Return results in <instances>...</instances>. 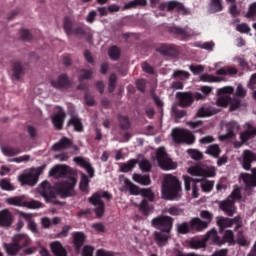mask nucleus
I'll return each instance as SVG.
<instances>
[{"instance_id": "f257e3e1", "label": "nucleus", "mask_w": 256, "mask_h": 256, "mask_svg": "<svg viewBox=\"0 0 256 256\" xmlns=\"http://www.w3.org/2000/svg\"><path fill=\"white\" fill-rule=\"evenodd\" d=\"M162 195L167 201L181 199V181L177 176L166 175L162 184Z\"/></svg>"}, {"instance_id": "f03ea898", "label": "nucleus", "mask_w": 256, "mask_h": 256, "mask_svg": "<svg viewBox=\"0 0 256 256\" xmlns=\"http://www.w3.org/2000/svg\"><path fill=\"white\" fill-rule=\"evenodd\" d=\"M184 187L185 191H191L192 187V196L197 199L199 197V187H201L204 193H209L213 190V181L201 180L191 178V176L184 175Z\"/></svg>"}, {"instance_id": "7ed1b4c3", "label": "nucleus", "mask_w": 256, "mask_h": 256, "mask_svg": "<svg viewBox=\"0 0 256 256\" xmlns=\"http://www.w3.org/2000/svg\"><path fill=\"white\" fill-rule=\"evenodd\" d=\"M75 185H77V179L75 177H70L68 180L58 182L56 184V193L60 195L62 199L73 197L75 196Z\"/></svg>"}, {"instance_id": "20e7f679", "label": "nucleus", "mask_w": 256, "mask_h": 256, "mask_svg": "<svg viewBox=\"0 0 256 256\" xmlns=\"http://www.w3.org/2000/svg\"><path fill=\"white\" fill-rule=\"evenodd\" d=\"M175 222V219L171 216L167 215H159L157 217H154L151 220V226L154 229H158V231H162L165 233H171L173 231V223Z\"/></svg>"}, {"instance_id": "39448f33", "label": "nucleus", "mask_w": 256, "mask_h": 256, "mask_svg": "<svg viewBox=\"0 0 256 256\" xmlns=\"http://www.w3.org/2000/svg\"><path fill=\"white\" fill-rule=\"evenodd\" d=\"M172 139L174 143L178 144L186 143L187 145H193V143H195V136L187 129H174L172 131Z\"/></svg>"}, {"instance_id": "423d86ee", "label": "nucleus", "mask_w": 256, "mask_h": 256, "mask_svg": "<svg viewBox=\"0 0 256 256\" xmlns=\"http://www.w3.org/2000/svg\"><path fill=\"white\" fill-rule=\"evenodd\" d=\"M43 173V167H38L37 169H32L27 173H24L18 177V181L22 183V185H37V181H39V175Z\"/></svg>"}, {"instance_id": "0eeeda50", "label": "nucleus", "mask_w": 256, "mask_h": 256, "mask_svg": "<svg viewBox=\"0 0 256 256\" xmlns=\"http://www.w3.org/2000/svg\"><path fill=\"white\" fill-rule=\"evenodd\" d=\"M235 89L231 86H226L217 90L218 99L216 100L217 107H227L231 103V96Z\"/></svg>"}, {"instance_id": "6e6552de", "label": "nucleus", "mask_w": 256, "mask_h": 256, "mask_svg": "<svg viewBox=\"0 0 256 256\" xmlns=\"http://www.w3.org/2000/svg\"><path fill=\"white\" fill-rule=\"evenodd\" d=\"M41 196L45 199L46 203H53L54 205H61V202L57 200V194L51 188V184L48 181L41 183Z\"/></svg>"}, {"instance_id": "1a4fd4ad", "label": "nucleus", "mask_w": 256, "mask_h": 256, "mask_svg": "<svg viewBox=\"0 0 256 256\" xmlns=\"http://www.w3.org/2000/svg\"><path fill=\"white\" fill-rule=\"evenodd\" d=\"M208 239H211V241L214 243V245H224V243H233L234 234L233 231L227 230L224 233V237L221 239L217 235V230L212 229L207 233Z\"/></svg>"}, {"instance_id": "9d476101", "label": "nucleus", "mask_w": 256, "mask_h": 256, "mask_svg": "<svg viewBox=\"0 0 256 256\" xmlns=\"http://www.w3.org/2000/svg\"><path fill=\"white\" fill-rule=\"evenodd\" d=\"M156 159L158 161L159 167L162 169H176L177 164L174 163V161L167 156V152L165 151V148H159L156 152Z\"/></svg>"}, {"instance_id": "9b49d317", "label": "nucleus", "mask_w": 256, "mask_h": 256, "mask_svg": "<svg viewBox=\"0 0 256 256\" xmlns=\"http://www.w3.org/2000/svg\"><path fill=\"white\" fill-rule=\"evenodd\" d=\"M89 203L94 205V213L98 219H101L105 215V202L101 200V194L99 192L94 193L90 198H88Z\"/></svg>"}, {"instance_id": "f8f14e48", "label": "nucleus", "mask_w": 256, "mask_h": 256, "mask_svg": "<svg viewBox=\"0 0 256 256\" xmlns=\"http://www.w3.org/2000/svg\"><path fill=\"white\" fill-rule=\"evenodd\" d=\"M157 53L164 55V57H177L179 50L175 44L162 43L156 47Z\"/></svg>"}, {"instance_id": "ddd939ff", "label": "nucleus", "mask_w": 256, "mask_h": 256, "mask_svg": "<svg viewBox=\"0 0 256 256\" xmlns=\"http://www.w3.org/2000/svg\"><path fill=\"white\" fill-rule=\"evenodd\" d=\"M179 107H191L195 102V96L191 92H178L176 94Z\"/></svg>"}, {"instance_id": "4468645a", "label": "nucleus", "mask_w": 256, "mask_h": 256, "mask_svg": "<svg viewBox=\"0 0 256 256\" xmlns=\"http://www.w3.org/2000/svg\"><path fill=\"white\" fill-rule=\"evenodd\" d=\"M219 209L226 213L228 217H233L237 213V206H235V201L229 198L219 202Z\"/></svg>"}, {"instance_id": "2eb2a0df", "label": "nucleus", "mask_w": 256, "mask_h": 256, "mask_svg": "<svg viewBox=\"0 0 256 256\" xmlns=\"http://www.w3.org/2000/svg\"><path fill=\"white\" fill-rule=\"evenodd\" d=\"M169 32L172 35H175L177 39H180V41H185L189 39V37H193V31L187 30L185 28H181L179 26H172L169 28Z\"/></svg>"}, {"instance_id": "dca6fc26", "label": "nucleus", "mask_w": 256, "mask_h": 256, "mask_svg": "<svg viewBox=\"0 0 256 256\" xmlns=\"http://www.w3.org/2000/svg\"><path fill=\"white\" fill-rule=\"evenodd\" d=\"M51 85L54 89H71V80L67 74L63 73L56 80H52Z\"/></svg>"}, {"instance_id": "f3484780", "label": "nucleus", "mask_w": 256, "mask_h": 256, "mask_svg": "<svg viewBox=\"0 0 256 256\" xmlns=\"http://www.w3.org/2000/svg\"><path fill=\"white\" fill-rule=\"evenodd\" d=\"M167 11H177L180 15H191V11L185 5L177 0H171L167 3Z\"/></svg>"}, {"instance_id": "a211bd4d", "label": "nucleus", "mask_w": 256, "mask_h": 256, "mask_svg": "<svg viewBox=\"0 0 256 256\" xmlns=\"http://www.w3.org/2000/svg\"><path fill=\"white\" fill-rule=\"evenodd\" d=\"M73 161L74 163L82 167V169H85L90 179H93V177H95V168H93V166L91 165V162H89L88 160H86L81 156L74 157Z\"/></svg>"}, {"instance_id": "6ab92c4d", "label": "nucleus", "mask_w": 256, "mask_h": 256, "mask_svg": "<svg viewBox=\"0 0 256 256\" xmlns=\"http://www.w3.org/2000/svg\"><path fill=\"white\" fill-rule=\"evenodd\" d=\"M226 131V134L219 136L221 141H229V139H233L235 137V131H239V124L235 121L226 123Z\"/></svg>"}, {"instance_id": "aec40b11", "label": "nucleus", "mask_w": 256, "mask_h": 256, "mask_svg": "<svg viewBox=\"0 0 256 256\" xmlns=\"http://www.w3.org/2000/svg\"><path fill=\"white\" fill-rule=\"evenodd\" d=\"M246 130L240 134V139L242 143H247L249 139H253V137H256V127L253 126L251 123L247 122L245 124ZM239 143L238 147H241V144Z\"/></svg>"}, {"instance_id": "412c9836", "label": "nucleus", "mask_w": 256, "mask_h": 256, "mask_svg": "<svg viewBox=\"0 0 256 256\" xmlns=\"http://www.w3.org/2000/svg\"><path fill=\"white\" fill-rule=\"evenodd\" d=\"M171 233L163 232V231H154L153 232V239L158 247H165L167 243H169V236Z\"/></svg>"}, {"instance_id": "4be33fe9", "label": "nucleus", "mask_w": 256, "mask_h": 256, "mask_svg": "<svg viewBox=\"0 0 256 256\" xmlns=\"http://www.w3.org/2000/svg\"><path fill=\"white\" fill-rule=\"evenodd\" d=\"M189 173H191V175H196L198 177H215V175H217L215 167L207 168L206 170L200 167H193L189 170Z\"/></svg>"}, {"instance_id": "5701e85b", "label": "nucleus", "mask_w": 256, "mask_h": 256, "mask_svg": "<svg viewBox=\"0 0 256 256\" xmlns=\"http://www.w3.org/2000/svg\"><path fill=\"white\" fill-rule=\"evenodd\" d=\"M256 161V153H253L251 150H245L243 152V161L242 167L245 171H249L251 169V163Z\"/></svg>"}, {"instance_id": "b1692460", "label": "nucleus", "mask_w": 256, "mask_h": 256, "mask_svg": "<svg viewBox=\"0 0 256 256\" xmlns=\"http://www.w3.org/2000/svg\"><path fill=\"white\" fill-rule=\"evenodd\" d=\"M73 35H75L76 37H80L81 39L82 37H87V41H91V39H93V34H91V28L86 25L74 28Z\"/></svg>"}, {"instance_id": "393cba45", "label": "nucleus", "mask_w": 256, "mask_h": 256, "mask_svg": "<svg viewBox=\"0 0 256 256\" xmlns=\"http://www.w3.org/2000/svg\"><path fill=\"white\" fill-rule=\"evenodd\" d=\"M12 239L15 241L16 245L20 247L21 250L29 247V245L32 243L31 238H29L27 234H16Z\"/></svg>"}, {"instance_id": "a878e982", "label": "nucleus", "mask_w": 256, "mask_h": 256, "mask_svg": "<svg viewBox=\"0 0 256 256\" xmlns=\"http://www.w3.org/2000/svg\"><path fill=\"white\" fill-rule=\"evenodd\" d=\"M252 174L242 173L240 179L245 183L246 187H256V168H252Z\"/></svg>"}, {"instance_id": "bb28decb", "label": "nucleus", "mask_w": 256, "mask_h": 256, "mask_svg": "<svg viewBox=\"0 0 256 256\" xmlns=\"http://www.w3.org/2000/svg\"><path fill=\"white\" fill-rule=\"evenodd\" d=\"M65 117H67V114L63 110L58 111L54 116H52V123L55 129H57L58 131H61V129H63Z\"/></svg>"}, {"instance_id": "cd10ccee", "label": "nucleus", "mask_w": 256, "mask_h": 256, "mask_svg": "<svg viewBox=\"0 0 256 256\" xmlns=\"http://www.w3.org/2000/svg\"><path fill=\"white\" fill-rule=\"evenodd\" d=\"M85 234L83 232H75L73 234V246L76 253L81 251V247L85 244Z\"/></svg>"}, {"instance_id": "c85d7f7f", "label": "nucleus", "mask_w": 256, "mask_h": 256, "mask_svg": "<svg viewBox=\"0 0 256 256\" xmlns=\"http://www.w3.org/2000/svg\"><path fill=\"white\" fill-rule=\"evenodd\" d=\"M73 141L67 137H62L57 143L53 144L52 151H62V149H71Z\"/></svg>"}, {"instance_id": "c756f323", "label": "nucleus", "mask_w": 256, "mask_h": 256, "mask_svg": "<svg viewBox=\"0 0 256 256\" xmlns=\"http://www.w3.org/2000/svg\"><path fill=\"white\" fill-rule=\"evenodd\" d=\"M13 223V215L9 210L4 209L0 211V227H11Z\"/></svg>"}, {"instance_id": "7c9ffc66", "label": "nucleus", "mask_w": 256, "mask_h": 256, "mask_svg": "<svg viewBox=\"0 0 256 256\" xmlns=\"http://www.w3.org/2000/svg\"><path fill=\"white\" fill-rule=\"evenodd\" d=\"M190 227L192 231H197L199 233L201 231H205L209 226L207 225V222L195 217L190 220Z\"/></svg>"}, {"instance_id": "2f4dec72", "label": "nucleus", "mask_w": 256, "mask_h": 256, "mask_svg": "<svg viewBox=\"0 0 256 256\" xmlns=\"http://www.w3.org/2000/svg\"><path fill=\"white\" fill-rule=\"evenodd\" d=\"M4 249L9 256H17L21 252V249L19 245L16 243V241L12 238V242L5 243Z\"/></svg>"}, {"instance_id": "473e14b6", "label": "nucleus", "mask_w": 256, "mask_h": 256, "mask_svg": "<svg viewBox=\"0 0 256 256\" xmlns=\"http://www.w3.org/2000/svg\"><path fill=\"white\" fill-rule=\"evenodd\" d=\"M50 249L55 256H67V250L63 247V244L59 241L50 243Z\"/></svg>"}, {"instance_id": "72a5a7b5", "label": "nucleus", "mask_w": 256, "mask_h": 256, "mask_svg": "<svg viewBox=\"0 0 256 256\" xmlns=\"http://www.w3.org/2000/svg\"><path fill=\"white\" fill-rule=\"evenodd\" d=\"M67 173V165H56L49 171L50 177L56 178L65 177Z\"/></svg>"}, {"instance_id": "f704fd0d", "label": "nucleus", "mask_w": 256, "mask_h": 256, "mask_svg": "<svg viewBox=\"0 0 256 256\" xmlns=\"http://www.w3.org/2000/svg\"><path fill=\"white\" fill-rule=\"evenodd\" d=\"M223 11V0H210L208 4V13L215 14Z\"/></svg>"}, {"instance_id": "c9c22d12", "label": "nucleus", "mask_w": 256, "mask_h": 256, "mask_svg": "<svg viewBox=\"0 0 256 256\" xmlns=\"http://www.w3.org/2000/svg\"><path fill=\"white\" fill-rule=\"evenodd\" d=\"M133 181H135V183H139V185H144V186H149L151 184V176L145 174H138V173H134L132 176Z\"/></svg>"}, {"instance_id": "e433bc0d", "label": "nucleus", "mask_w": 256, "mask_h": 256, "mask_svg": "<svg viewBox=\"0 0 256 256\" xmlns=\"http://www.w3.org/2000/svg\"><path fill=\"white\" fill-rule=\"evenodd\" d=\"M23 219H25L28 223V229L34 234L39 233V228L37 227V223L33 220V216L28 213H22Z\"/></svg>"}, {"instance_id": "4c0bfd02", "label": "nucleus", "mask_w": 256, "mask_h": 256, "mask_svg": "<svg viewBox=\"0 0 256 256\" xmlns=\"http://www.w3.org/2000/svg\"><path fill=\"white\" fill-rule=\"evenodd\" d=\"M12 71H13V76L15 77V79L17 81H19V79H21V77H23V75H25V70L23 69V64H21V62H19V61L13 63Z\"/></svg>"}, {"instance_id": "58836bf2", "label": "nucleus", "mask_w": 256, "mask_h": 256, "mask_svg": "<svg viewBox=\"0 0 256 256\" xmlns=\"http://www.w3.org/2000/svg\"><path fill=\"white\" fill-rule=\"evenodd\" d=\"M73 25L74 22L71 17L66 16L63 20V29L68 37H71V35H73V31L75 30L73 29Z\"/></svg>"}, {"instance_id": "ea45409f", "label": "nucleus", "mask_w": 256, "mask_h": 256, "mask_svg": "<svg viewBox=\"0 0 256 256\" xmlns=\"http://www.w3.org/2000/svg\"><path fill=\"white\" fill-rule=\"evenodd\" d=\"M124 185H125L126 189H128L130 195H141L142 188H139V186L133 184V182H131V180L126 178L124 180Z\"/></svg>"}, {"instance_id": "a19ab883", "label": "nucleus", "mask_w": 256, "mask_h": 256, "mask_svg": "<svg viewBox=\"0 0 256 256\" xmlns=\"http://www.w3.org/2000/svg\"><path fill=\"white\" fill-rule=\"evenodd\" d=\"M68 126L74 127V131H77L78 133L83 131V122H81V119L77 116H72L70 118L68 121Z\"/></svg>"}, {"instance_id": "79ce46f5", "label": "nucleus", "mask_w": 256, "mask_h": 256, "mask_svg": "<svg viewBox=\"0 0 256 256\" xmlns=\"http://www.w3.org/2000/svg\"><path fill=\"white\" fill-rule=\"evenodd\" d=\"M218 111L215 108H205L201 107L197 111V117H212V115H217Z\"/></svg>"}, {"instance_id": "37998d69", "label": "nucleus", "mask_w": 256, "mask_h": 256, "mask_svg": "<svg viewBox=\"0 0 256 256\" xmlns=\"http://www.w3.org/2000/svg\"><path fill=\"white\" fill-rule=\"evenodd\" d=\"M176 231L180 235H189V232H191V222H182L180 224L176 225Z\"/></svg>"}, {"instance_id": "c03bdc74", "label": "nucleus", "mask_w": 256, "mask_h": 256, "mask_svg": "<svg viewBox=\"0 0 256 256\" xmlns=\"http://www.w3.org/2000/svg\"><path fill=\"white\" fill-rule=\"evenodd\" d=\"M139 210L141 211L142 215H145L147 217L153 211V206L149 204L147 199H143L140 203Z\"/></svg>"}, {"instance_id": "a18cd8bd", "label": "nucleus", "mask_w": 256, "mask_h": 256, "mask_svg": "<svg viewBox=\"0 0 256 256\" xmlns=\"http://www.w3.org/2000/svg\"><path fill=\"white\" fill-rule=\"evenodd\" d=\"M147 0H132L124 5V11L135 9L136 7H145Z\"/></svg>"}, {"instance_id": "49530a36", "label": "nucleus", "mask_w": 256, "mask_h": 256, "mask_svg": "<svg viewBox=\"0 0 256 256\" xmlns=\"http://www.w3.org/2000/svg\"><path fill=\"white\" fill-rule=\"evenodd\" d=\"M118 123L122 131H129V129H131V121L127 116H118Z\"/></svg>"}, {"instance_id": "de8ad7c7", "label": "nucleus", "mask_w": 256, "mask_h": 256, "mask_svg": "<svg viewBox=\"0 0 256 256\" xmlns=\"http://www.w3.org/2000/svg\"><path fill=\"white\" fill-rule=\"evenodd\" d=\"M108 55L112 61L121 59V49L117 46H112L108 49Z\"/></svg>"}, {"instance_id": "09e8293b", "label": "nucleus", "mask_w": 256, "mask_h": 256, "mask_svg": "<svg viewBox=\"0 0 256 256\" xmlns=\"http://www.w3.org/2000/svg\"><path fill=\"white\" fill-rule=\"evenodd\" d=\"M206 154L217 159L221 155V148L217 144H211L208 146Z\"/></svg>"}, {"instance_id": "8fccbe9b", "label": "nucleus", "mask_w": 256, "mask_h": 256, "mask_svg": "<svg viewBox=\"0 0 256 256\" xmlns=\"http://www.w3.org/2000/svg\"><path fill=\"white\" fill-rule=\"evenodd\" d=\"M137 159H130L127 163L121 165L120 170L122 173H129V171H133L135 169V165H137Z\"/></svg>"}, {"instance_id": "3c124183", "label": "nucleus", "mask_w": 256, "mask_h": 256, "mask_svg": "<svg viewBox=\"0 0 256 256\" xmlns=\"http://www.w3.org/2000/svg\"><path fill=\"white\" fill-rule=\"evenodd\" d=\"M141 197H144V199H148L151 203L155 201V193H153V190L151 188H142L140 190Z\"/></svg>"}, {"instance_id": "603ef678", "label": "nucleus", "mask_w": 256, "mask_h": 256, "mask_svg": "<svg viewBox=\"0 0 256 256\" xmlns=\"http://www.w3.org/2000/svg\"><path fill=\"white\" fill-rule=\"evenodd\" d=\"M0 188L2 191H15V186L8 178H3L0 180Z\"/></svg>"}, {"instance_id": "864d4df0", "label": "nucleus", "mask_w": 256, "mask_h": 256, "mask_svg": "<svg viewBox=\"0 0 256 256\" xmlns=\"http://www.w3.org/2000/svg\"><path fill=\"white\" fill-rule=\"evenodd\" d=\"M173 79H180V81H185V79H189L191 74L185 70H175L172 74Z\"/></svg>"}, {"instance_id": "5fc2aeb1", "label": "nucleus", "mask_w": 256, "mask_h": 256, "mask_svg": "<svg viewBox=\"0 0 256 256\" xmlns=\"http://www.w3.org/2000/svg\"><path fill=\"white\" fill-rule=\"evenodd\" d=\"M217 225L220 227V229H225V227H233V222L231 218L218 217Z\"/></svg>"}, {"instance_id": "6e6d98bb", "label": "nucleus", "mask_w": 256, "mask_h": 256, "mask_svg": "<svg viewBox=\"0 0 256 256\" xmlns=\"http://www.w3.org/2000/svg\"><path fill=\"white\" fill-rule=\"evenodd\" d=\"M2 151L7 157H15V155L21 153V149L15 147H4Z\"/></svg>"}, {"instance_id": "4d7b16f0", "label": "nucleus", "mask_w": 256, "mask_h": 256, "mask_svg": "<svg viewBox=\"0 0 256 256\" xmlns=\"http://www.w3.org/2000/svg\"><path fill=\"white\" fill-rule=\"evenodd\" d=\"M243 198V196L241 195V188H239V186H236L232 193L230 194V196L228 197V199H230L231 201H241V199Z\"/></svg>"}, {"instance_id": "13d9d810", "label": "nucleus", "mask_w": 256, "mask_h": 256, "mask_svg": "<svg viewBox=\"0 0 256 256\" xmlns=\"http://www.w3.org/2000/svg\"><path fill=\"white\" fill-rule=\"evenodd\" d=\"M187 153L194 161H201V159H203V153L199 150L188 149Z\"/></svg>"}, {"instance_id": "bf43d9fd", "label": "nucleus", "mask_w": 256, "mask_h": 256, "mask_svg": "<svg viewBox=\"0 0 256 256\" xmlns=\"http://www.w3.org/2000/svg\"><path fill=\"white\" fill-rule=\"evenodd\" d=\"M89 189V177L87 174L82 173L81 174V180H80V191H87Z\"/></svg>"}, {"instance_id": "052dcab7", "label": "nucleus", "mask_w": 256, "mask_h": 256, "mask_svg": "<svg viewBox=\"0 0 256 256\" xmlns=\"http://www.w3.org/2000/svg\"><path fill=\"white\" fill-rule=\"evenodd\" d=\"M7 203L9 205H15L16 207H23V205H25V201L19 196L8 198Z\"/></svg>"}, {"instance_id": "680f3d73", "label": "nucleus", "mask_w": 256, "mask_h": 256, "mask_svg": "<svg viewBox=\"0 0 256 256\" xmlns=\"http://www.w3.org/2000/svg\"><path fill=\"white\" fill-rule=\"evenodd\" d=\"M200 81H203L204 83H217L219 82V78L210 74H202L200 76Z\"/></svg>"}, {"instance_id": "e2e57ef3", "label": "nucleus", "mask_w": 256, "mask_h": 256, "mask_svg": "<svg viewBox=\"0 0 256 256\" xmlns=\"http://www.w3.org/2000/svg\"><path fill=\"white\" fill-rule=\"evenodd\" d=\"M115 87H117V76L115 74H111L109 77L108 84L109 93H113V91H115Z\"/></svg>"}, {"instance_id": "0e129e2a", "label": "nucleus", "mask_w": 256, "mask_h": 256, "mask_svg": "<svg viewBox=\"0 0 256 256\" xmlns=\"http://www.w3.org/2000/svg\"><path fill=\"white\" fill-rule=\"evenodd\" d=\"M200 217L202 219H205L204 223H207L208 227H209V223H211V221H213V214H211V212H209L207 210L201 211Z\"/></svg>"}, {"instance_id": "69168bd1", "label": "nucleus", "mask_w": 256, "mask_h": 256, "mask_svg": "<svg viewBox=\"0 0 256 256\" xmlns=\"http://www.w3.org/2000/svg\"><path fill=\"white\" fill-rule=\"evenodd\" d=\"M189 245L191 249H203L205 247V240H191Z\"/></svg>"}, {"instance_id": "338daca9", "label": "nucleus", "mask_w": 256, "mask_h": 256, "mask_svg": "<svg viewBox=\"0 0 256 256\" xmlns=\"http://www.w3.org/2000/svg\"><path fill=\"white\" fill-rule=\"evenodd\" d=\"M245 17L247 19H253L254 17H256V2L250 4L248 12L246 13Z\"/></svg>"}, {"instance_id": "774afa93", "label": "nucleus", "mask_w": 256, "mask_h": 256, "mask_svg": "<svg viewBox=\"0 0 256 256\" xmlns=\"http://www.w3.org/2000/svg\"><path fill=\"white\" fill-rule=\"evenodd\" d=\"M140 169L143 173H149L151 171V162L149 160H142L140 162Z\"/></svg>"}]
</instances>
